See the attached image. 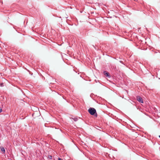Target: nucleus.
Here are the masks:
<instances>
[{
    "mask_svg": "<svg viewBox=\"0 0 160 160\" xmlns=\"http://www.w3.org/2000/svg\"><path fill=\"white\" fill-rule=\"evenodd\" d=\"M88 112L92 115H94L96 114V116H97L96 111L95 109L93 108H90L88 110Z\"/></svg>",
    "mask_w": 160,
    "mask_h": 160,
    "instance_id": "obj_1",
    "label": "nucleus"
},
{
    "mask_svg": "<svg viewBox=\"0 0 160 160\" xmlns=\"http://www.w3.org/2000/svg\"><path fill=\"white\" fill-rule=\"evenodd\" d=\"M137 100L140 102L143 103V100L142 98L139 96H138L136 97Z\"/></svg>",
    "mask_w": 160,
    "mask_h": 160,
    "instance_id": "obj_2",
    "label": "nucleus"
},
{
    "mask_svg": "<svg viewBox=\"0 0 160 160\" xmlns=\"http://www.w3.org/2000/svg\"><path fill=\"white\" fill-rule=\"evenodd\" d=\"M104 74L106 76H109V73H108L107 71H104Z\"/></svg>",
    "mask_w": 160,
    "mask_h": 160,
    "instance_id": "obj_3",
    "label": "nucleus"
},
{
    "mask_svg": "<svg viewBox=\"0 0 160 160\" xmlns=\"http://www.w3.org/2000/svg\"><path fill=\"white\" fill-rule=\"evenodd\" d=\"M0 148L1 151L3 152V153H4L5 152V150L4 148L2 147H0Z\"/></svg>",
    "mask_w": 160,
    "mask_h": 160,
    "instance_id": "obj_4",
    "label": "nucleus"
},
{
    "mask_svg": "<svg viewBox=\"0 0 160 160\" xmlns=\"http://www.w3.org/2000/svg\"><path fill=\"white\" fill-rule=\"evenodd\" d=\"M48 158H49L50 159H52V157L51 155H49L48 157Z\"/></svg>",
    "mask_w": 160,
    "mask_h": 160,
    "instance_id": "obj_5",
    "label": "nucleus"
},
{
    "mask_svg": "<svg viewBox=\"0 0 160 160\" xmlns=\"http://www.w3.org/2000/svg\"><path fill=\"white\" fill-rule=\"evenodd\" d=\"M0 85L1 87H3L4 86V84L3 83H0Z\"/></svg>",
    "mask_w": 160,
    "mask_h": 160,
    "instance_id": "obj_6",
    "label": "nucleus"
},
{
    "mask_svg": "<svg viewBox=\"0 0 160 160\" xmlns=\"http://www.w3.org/2000/svg\"><path fill=\"white\" fill-rule=\"evenodd\" d=\"M2 112V109L1 108H0V113Z\"/></svg>",
    "mask_w": 160,
    "mask_h": 160,
    "instance_id": "obj_7",
    "label": "nucleus"
},
{
    "mask_svg": "<svg viewBox=\"0 0 160 160\" xmlns=\"http://www.w3.org/2000/svg\"><path fill=\"white\" fill-rule=\"evenodd\" d=\"M58 160H62V159H61V158H58Z\"/></svg>",
    "mask_w": 160,
    "mask_h": 160,
    "instance_id": "obj_8",
    "label": "nucleus"
},
{
    "mask_svg": "<svg viewBox=\"0 0 160 160\" xmlns=\"http://www.w3.org/2000/svg\"><path fill=\"white\" fill-rule=\"evenodd\" d=\"M159 138H160V135H159Z\"/></svg>",
    "mask_w": 160,
    "mask_h": 160,
    "instance_id": "obj_9",
    "label": "nucleus"
}]
</instances>
